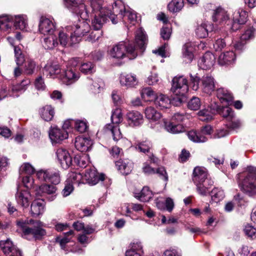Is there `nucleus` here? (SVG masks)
Listing matches in <instances>:
<instances>
[{
	"instance_id": "f257e3e1",
	"label": "nucleus",
	"mask_w": 256,
	"mask_h": 256,
	"mask_svg": "<svg viewBox=\"0 0 256 256\" xmlns=\"http://www.w3.org/2000/svg\"><path fill=\"white\" fill-rule=\"evenodd\" d=\"M147 40L144 30L140 28L135 33V42L136 46L132 42H121L114 46L110 50V56L118 60L124 58H128L130 60H134L138 56V48L142 51L145 49Z\"/></svg>"
},
{
	"instance_id": "f03ea898",
	"label": "nucleus",
	"mask_w": 256,
	"mask_h": 256,
	"mask_svg": "<svg viewBox=\"0 0 256 256\" xmlns=\"http://www.w3.org/2000/svg\"><path fill=\"white\" fill-rule=\"evenodd\" d=\"M16 225L22 231V236L28 240H40L46 235V230L42 228L43 223L40 220H19Z\"/></svg>"
},
{
	"instance_id": "7ed1b4c3",
	"label": "nucleus",
	"mask_w": 256,
	"mask_h": 256,
	"mask_svg": "<svg viewBox=\"0 0 256 256\" xmlns=\"http://www.w3.org/2000/svg\"><path fill=\"white\" fill-rule=\"evenodd\" d=\"M192 180L196 186L198 193L203 196H206L213 186L214 182L208 178V172L204 168L196 167L192 174Z\"/></svg>"
},
{
	"instance_id": "20e7f679",
	"label": "nucleus",
	"mask_w": 256,
	"mask_h": 256,
	"mask_svg": "<svg viewBox=\"0 0 256 256\" xmlns=\"http://www.w3.org/2000/svg\"><path fill=\"white\" fill-rule=\"evenodd\" d=\"M113 14L110 16V19L113 24H116L120 20L125 18L130 22L136 20V14L135 12L129 7H126L121 0L114 2L112 5Z\"/></svg>"
},
{
	"instance_id": "39448f33",
	"label": "nucleus",
	"mask_w": 256,
	"mask_h": 256,
	"mask_svg": "<svg viewBox=\"0 0 256 256\" xmlns=\"http://www.w3.org/2000/svg\"><path fill=\"white\" fill-rule=\"evenodd\" d=\"M248 174L241 180H238L240 190L246 194L252 196L256 194V168L249 166L247 168Z\"/></svg>"
},
{
	"instance_id": "423d86ee",
	"label": "nucleus",
	"mask_w": 256,
	"mask_h": 256,
	"mask_svg": "<svg viewBox=\"0 0 256 256\" xmlns=\"http://www.w3.org/2000/svg\"><path fill=\"white\" fill-rule=\"evenodd\" d=\"M112 124H106L104 128L106 133L111 134L113 140L118 141L122 138V134L120 131L118 124L122 122V116L120 109L116 108L112 112L111 116Z\"/></svg>"
},
{
	"instance_id": "0eeeda50",
	"label": "nucleus",
	"mask_w": 256,
	"mask_h": 256,
	"mask_svg": "<svg viewBox=\"0 0 256 256\" xmlns=\"http://www.w3.org/2000/svg\"><path fill=\"white\" fill-rule=\"evenodd\" d=\"M40 180L50 182L54 184H58L60 182V172L52 170H40L36 174Z\"/></svg>"
},
{
	"instance_id": "6e6552de",
	"label": "nucleus",
	"mask_w": 256,
	"mask_h": 256,
	"mask_svg": "<svg viewBox=\"0 0 256 256\" xmlns=\"http://www.w3.org/2000/svg\"><path fill=\"white\" fill-rule=\"evenodd\" d=\"M68 30L70 29L73 32L74 36L77 38L78 42L80 40V38L89 33L90 30V26L88 22L84 20H80L74 26H67Z\"/></svg>"
},
{
	"instance_id": "1a4fd4ad",
	"label": "nucleus",
	"mask_w": 256,
	"mask_h": 256,
	"mask_svg": "<svg viewBox=\"0 0 256 256\" xmlns=\"http://www.w3.org/2000/svg\"><path fill=\"white\" fill-rule=\"evenodd\" d=\"M188 90V81L183 76L173 78L172 91L174 94H186Z\"/></svg>"
},
{
	"instance_id": "9d476101",
	"label": "nucleus",
	"mask_w": 256,
	"mask_h": 256,
	"mask_svg": "<svg viewBox=\"0 0 256 256\" xmlns=\"http://www.w3.org/2000/svg\"><path fill=\"white\" fill-rule=\"evenodd\" d=\"M112 14H113V10H110L108 9H104L100 12V14H95L92 22L94 28L100 30L108 20V18H110L109 16Z\"/></svg>"
},
{
	"instance_id": "9b49d317",
	"label": "nucleus",
	"mask_w": 256,
	"mask_h": 256,
	"mask_svg": "<svg viewBox=\"0 0 256 256\" xmlns=\"http://www.w3.org/2000/svg\"><path fill=\"white\" fill-rule=\"evenodd\" d=\"M0 248L6 256H22L21 252L10 238L0 241Z\"/></svg>"
},
{
	"instance_id": "f8f14e48",
	"label": "nucleus",
	"mask_w": 256,
	"mask_h": 256,
	"mask_svg": "<svg viewBox=\"0 0 256 256\" xmlns=\"http://www.w3.org/2000/svg\"><path fill=\"white\" fill-rule=\"evenodd\" d=\"M66 32L64 31L60 32L58 34V40L60 46L63 47L68 46L78 43L77 38L74 37L73 32L70 29L68 30L66 28Z\"/></svg>"
},
{
	"instance_id": "ddd939ff",
	"label": "nucleus",
	"mask_w": 256,
	"mask_h": 256,
	"mask_svg": "<svg viewBox=\"0 0 256 256\" xmlns=\"http://www.w3.org/2000/svg\"><path fill=\"white\" fill-rule=\"evenodd\" d=\"M58 160L64 169L68 168L72 164V158L68 152L62 148H58L56 152Z\"/></svg>"
},
{
	"instance_id": "4468645a",
	"label": "nucleus",
	"mask_w": 256,
	"mask_h": 256,
	"mask_svg": "<svg viewBox=\"0 0 256 256\" xmlns=\"http://www.w3.org/2000/svg\"><path fill=\"white\" fill-rule=\"evenodd\" d=\"M248 14L244 10H236L233 14L232 24L231 28L235 31L240 28L241 25L244 24L247 20Z\"/></svg>"
},
{
	"instance_id": "2eb2a0df",
	"label": "nucleus",
	"mask_w": 256,
	"mask_h": 256,
	"mask_svg": "<svg viewBox=\"0 0 256 256\" xmlns=\"http://www.w3.org/2000/svg\"><path fill=\"white\" fill-rule=\"evenodd\" d=\"M49 136L52 142L60 143L68 138V133L66 130L56 126L50 130Z\"/></svg>"
},
{
	"instance_id": "dca6fc26",
	"label": "nucleus",
	"mask_w": 256,
	"mask_h": 256,
	"mask_svg": "<svg viewBox=\"0 0 256 256\" xmlns=\"http://www.w3.org/2000/svg\"><path fill=\"white\" fill-rule=\"evenodd\" d=\"M105 178V175L98 174L96 170H86L84 176H83V182H86L92 185L96 184L100 180L103 181Z\"/></svg>"
},
{
	"instance_id": "f3484780",
	"label": "nucleus",
	"mask_w": 256,
	"mask_h": 256,
	"mask_svg": "<svg viewBox=\"0 0 256 256\" xmlns=\"http://www.w3.org/2000/svg\"><path fill=\"white\" fill-rule=\"evenodd\" d=\"M79 78V73L76 72L75 70L72 67L68 68L67 70H64L63 74L59 76V78L67 85L74 82Z\"/></svg>"
},
{
	"instance_id": "a211bd4d",
	"label": "nucleus",
	"mask_w": 256,
	"mask_h": 256,
	"mask_svg": "<svg viewBox=\"0 0 256 256\" xmlns=\"http://www.w3.org/2000/svg\"><path fill=\"white\" fill-rule=\"evenodd\" d=\"M215 80L212 76L207 75L202 76L200 84L202 92L206 94H211L215 89Z\"/></svg>"
},
{
	"instance_id": "6ab92c4d",
	"label": "nucleus",
	"mask_w": 256,
	"mask_h": 256,
	"mask_svg": "<svg viewBox=\"0 0 256 256\" xmlns=\"http://www.w3.org/2000/svg\"><path fill=\"white\" fill-rule=\"evenodd\" d=\"M55 30V26L50 20L41 17L39 23V31L44 34H52Z\"/></svg>"
},
{
	"instance_id": "aec40b11",
	"label": "nucleus",
	"mask_w": 256,
	"mask_h": 256,
	"mask_svg": "<svg viewBox=\"0 0 256 256\" xmlns=\"http://www.w3.org/2000/svg\"><path fill=\"white\" fill-rule=\"evenodd\" d=\"M133 165V162L128 158L120 159L116 162L118 170L124 175H128L132 172Z\"/></svg>"
},
{
	"instance_id": "412c9836",
	"label": "nucleus",
	"mask_w": 256,
	"mask_h": 256,
	"mask_svg": "<svg viewBox=\"0 0 256 256\" xmlns=\"http://www.w3.org/2000/svg\"><path fill=\"white\" fill-rule=\"evenodd\" d=\"M214 56L210 52H206L198 62L199 66L203 70L210 68L215 62Z\"/></svg>"
},
{
	"instance_id": "4be33fe9",
	"label": "nucleus",
	"mask_w": 256,
	"mask_h": 256,
	"mask_svg": "<svg viewBox=\"0 0 256 256\" xmlns=\"http://www.w3.org/2000/svg\"><path fill=\"white\" fill-rule=\"evenodd\" d=\"M74 145L78 150L86 152L90 150L92 142L89 138L78 136L76 138Z\"/></svg>"
},
{
	"instance_id": "5701e85b",
	"label": "nucleus",
	"mask_w": 256,
	"mask_h": 256,
	"mask_svg": "<svg viewBox=\"0 0 256 256\" xmlns=\"http://www.w3.org/2000/svg\"><path fill=\"white\" fill-rule=\"evenodd\" d=\"M126 121L128 124L130 126H136L143 123L142 115L137 111L128 112L126 114Z\"/></svg>"
},
{
	"instance_id": "b1692460",
	"label": "nucleus",
	"mask_w": 256,
	"mask_h": 256,
	"mask_svg": "<svg viewBox=\"0 0 256 256\" xmlns=\"http://www.w3.org/2000/svg\"><path fill=\"white\" fill-rule=\"evenodd\" d=\"M216 96L221 102L231 105L232 104L234 96L228 90L220 88L216 90Z\"/></svg>"
},
{
	"instance_id": "393cba45",
	"label": "nucleus",
	"mask_w": 256,
	"mask_h": 256,
	"mask_svg": "<svg viewBox=\"0 0 256 256\" xmlns=\"http://www.w3.org/2000/svg\"><path fill=\"white\" fill-rule=\"evenodd\" d=\"M30 198L31 195L28 190H18L16 194L18 203L24 208L28 206Z\"/></svg>"
},
{
	"instance_id": "a878e982",
	"label": "nucleus",
	"mask_w": 256,
	"mask_h": 256,
	"mask_svg": "<svg viewBox=\"0 0 256 256\" xmlns=\"http://www.w3.org/2000/svg\"><path fill=\"white\" fill-rule=\"evenodd\" d=\"M154 102L156 106L161 110L169 108L171 105L170 100L168 96L163 94L156 96Z\"/></svg>"
},
{
	"instance_id": "bb28decb",
	"label": "nucleus",
	"mask_w": 256,
	"mask_h": 256,
	"mask_svg": "<svg viewBox=\"0 0 256 256\" xmlns=\"http://www.w3.org/2000/svg\"><path fill=\"white\" fill-rule=\"evenodd\" d=\"M144 254L143 247L141 242H134L130 244V248L126 252V256H142Z\"/></svg>"
},
{
	"instance_id": "cd10ccee",
	"label": "nucleus",
	"mask_w": 256,
	"mask_h": 256,
	"mask_svg": "<svg viewBox=\"0 0 256 256\" xmlns=\"http://www.w3.org/2000/svg\"><path fill=\"white\" fill-rule=\"evenodd\" d=\"M44 202L42 200L33 201L30 206V213L33 217L36 218L43 214L44 212Z\"/></svg>"
},
{
	"instance_id": "c85d7f7f",
	"label": "nucleus",
	"mask_w": 256,
	"mask_h": 256,
	"mask_svg": "<svg viewBox=\"0 0 256 256\" xmlns=\"http://www.w3.org/2000/svg\"><path fill=\"white\" fill-rule=\"evenodd\" d=\"M236 60V54L233 51L226 52L221 54L218 60V64L221 66L232 64Z\"/></svg>"
},
{
	"instance_id": "c756f323",
	"label": "nucleus",
	"mask_w": 256,
	"mask_h": 256,
	"mask_svg": "<svg viewBox=\"0 0 256 256\" xmlns=\"http://www.w3.org/2000/svg\"><path fill=\"white\" fill-rule=\"evenodd\" d=\"M41 118L46 122L52 120L54 115V108L50 105H46L39 109Z\"/></svg>"
},
{
	"instance_id": "7c9ffc66",
	"label": "nucleus",
	"mask_w": 256,
	"mask_h": 256,
	"mask_svg": "<svg viewBox=\"0 0 256 256\" xmlns=\"http://www.w3.org/2000/svg\"><path fill=\"white\" fill-rule=\"evenodd\" d=\"M228 18L226 12L222 7L219 6L214 10L212 20L214 22L222 23L228 20Z\"/></svg>"
},
{
	"instance_id": "2f4dec72",
	"label": "nucleus",
	"mask_w": 256,
	"mask_h": 256,
	"mask_svg": "<svg viewBox=\"0 0 256 256\" xmlns=\"http://www.w3.org/2000/svg\"><path fill=\"white\" fill-rule=\"evenodd\" d=\"M40 190L44 194H46L49 196L48 198L50 201H52L56 198V192L57 188L56 186L50 184H42L40 187Z\"/></svg>"
},
{
	"instance_id": "473e14b6",
	"label": "nucleus",
	"mask_w": 256,
	"mask_h": 256,
	"mask_svg": "<svg viewBox=\"0 0 256 256\" xmlns=\"http://www.w3.org/2000/svg\"><path fill=\"white\" fill-rule=\"evenodd\" d=\"M165 129L172 134H178L186 130L185 127L180 124H174V122H164Z\"/></svg>"
},
{
	"instance_id": "72a5a7b5",
	"label": "nucleus",
	"mask_w": 256,
	"mask_h": 256,
	"mask_svg": "<svg viewBox=\"0 0 256 256\" xmlns=\"http://www.w3.org/2000/svg\"><path fill=\"white\" fill-rule=\"evenodd\" d=\"M120 83L122 86L133 87L137 84L138 81L136 76L134 74H122L120 76Z\"/></svg>"
},
{
	"instance_id": "f704fd0d",
	"label": "nucleus",
	"mask_w": 256,
	"mask_h": 256,
	"mask_svg": "<svg viewBox=\"0 0 256 256\" xmlns=\"http://www.w3.org/2000/svg\"><path fill=\"white\" fill-rule=\"evenodd\" d=\"M60 66L55 63H48L44 68V72L46 75H50V76L54 77L58 76L59 78L60 73Z\"/></svg>"
},
{
	"instance_id": "c9c22d12",
	"label": "nucleus",
	"mask_w": 256,
	"mask_h": 256,
	"mask_svg": "<svg viewBox=\"0 0 256 256\" xmlns=\"http://www.w3.org/2000/svg\"><path fill=\"white\" fill-rule=\"evenodd\" d=\"M146 118L151 122L158 120L162 117L161 114L152 106L147 107L144 110Z\"/></svg>"
},
{
	"instance_id": "e433bc0d",
	"label": "nucleus",
	"mask_w": 256,
	"mask_h": 256,
	"mask_svg": "<svg viewBox=\"0 0 256 256\" xmlns=\"http://www.w3.org/2000/svg\"><path fill=\"white\" fill-rule=\"evenodd\" d=\"M134 197L141 202H148L152 196V191L148 187L144 186L140 192H135Z\"/></svg>"
},
{
	"instance_id": "4c0bfd02",
	"label": "nucleus",
	"mask_w": 256,
	"mask_h": 256,
	"mask_svg": "<svg viewBox=\"0 0 256 256\" xmlns=\"http://www.w3.org/2000/svg\"><path fill=\"white\" fill-rule=\"evenodd\" d=\"M65 6L68 8L71 9L76 14H80V16L82 18L84 16L82 13L80 14V12H78L77 10L78 8H84V6L80 4V2L82 0H64ZM85 17H84V18H85Z\"/></svg>"
},
{
	"instance_id": "58836bf2",
	"label": "nucleus",
	"mask_w": 256,
	"mask_h": 256,
	"mask_svg": "<svg viewBox=\"0 0 256 256\" xmlns=\"http://www.w3.org/2000/svg\"><path fill=\"white\" fill-rule=\"evenodd\" d=\"M217 112L227 121L235 119L236 114L234 111L228 106L218 107L217 108Z\"/></svg>"
},
{
	"instance_id": "ea45409f",
	"label": "nucleus",
	"mask_w": 256,
	"mask_h": 256,
	"mask_svg": "<svg viewBox=\"0 0 256 256\" xmlns=\"http://www.w3.org/2000/svg\"><path fill=\"white\" fill-rule=\"evenodd\" d=\"M8 40H9L11 44L14 46L16 64L17 66H20L26 61V58H24V54L22 53V51L21 46H14L10 41V40H12V38H8Z\"/></svg>"
},
{
	"instance_id": "a19ab883",
	"label": "nucleus",
	"mask_w": 256,
	"mask_h": 256,
	"mask_svg": "<svg viewBox=\"0 0 256 256\" xmlns=\"http://www.w3.org/2000/svg\"><path fill=\"white\" fill-rule=\"evenodd\" d=\"M42 44L46 49L50 50L58 46V43L56 36L50 34L48 36L44 38Z\"/></svg>"
},
{
	"instance_id": "79ce46f5",
	"label": "nucleus",
	"mask_w": 256,
	"mask_h": 256,
	"mask_svg": "<svg viewBox=\"0 0 256 256\" xmlns=\"http://www.w3.org/2000/svg\"><path fill=\"white\" fill-rule=\"evenodd\" d=\"M152 147V143L150 141L148 140L139 142L136 145V150L141 152L147 154L150 152Z\"/></svg>"
},
{
	"instance_id": "37998d69",
	"label": "nucleus",
	"mask_w": 256,
	"mask_h": 256,
	"mask_svg": "<svg viewBox=\"0 0 256 256\" xmlns=\"http://www.w3.org/2000/svg\"><path fill=\"white\" fill-rule=\"evenodd\" d=\"M14 26L16 29L24 30L27 26V18L25 16H18L15 17Z\"/></svg>"
},
{
	"instance_id": "c03bdc74",
	"label": "nucleus",
	"mask_w": 256,
	"mask_h": 256,
	"mask_svg": "<svg viewBox=\"0 0 256 256\" xmlns=\"http://www.w3.org/2000/svg\"><path fill=\"white\" fill-rule=\"evenodd\" d=\"M188 138L194 142H204L208 138L204 136L201 135L200 133H198L194 130H190L187 134Z\"/></svg>"
},
{
	"instance_id": "a18cd8bd",
	"label": "nucleus",
	"mask_w": 256,
	"mask_h": 256,
	"mask_svg": "<svg viewBox=\"0 0 256 256\" xmlns=\"http://www.w3.org/2000/svg\"><path fill=\"white\" fill-rule=\"evenodd\" d=\"M183 0H172L168 6V10L172 12H179L184 6Z\"/></svg>"
},
{
	"instance_id": "49530a36",
	"label": "nucleus",
	"mask_w": 256,
	"mask_h": 256,
	"mask_svg": "<svg viewBox=\"0 0 256 256\" xmlns=\"http://www.w3.org/2000/svg\"><path fill=\"white\" fill-rule=\"evenodd\" d=\"M30 84V80L29 78H24L20 83L12 86V90L16 92H24L27 89Z\"/></svg>"
},
{
	"instance_id": "de8ad7c7",
	"label": "nucleus",
	"mask_w": 256,
	"mask_h": 256,
	"mask_svg": "<svg viewBox=\"0 0 256 256\" xmlns=\"http://www.w3.org/2000/svg\"><path fill=\"white\" fill-rule=\"evenodd\" d=\"M36 64L34 60L32 59H28L24 68V72L28 75L32 74L36 68Z\"/></svg>"
},
{
	"instance_id": "09e8293b",
	"label": "nucleus",
	"mask_w": 256,
	"mask_h": 256,
	"mask_svg": "<svg viewBox=\"0 0 256 256\" xmlns=\"http://www.w3.org/2000/svg\"><path fill=\"white\" fill-rule=\"evenodd\" d=\"M12 26V18L8 16H0V29L7 30Z\"/></svg>"
},
{
	"instance_id": "8fccbe9b",
	"label": "nucleus",
	"mask_w": 256,
	"mask_h": 256,
	"mask_svg": "<svg viewBox=\"0 0 256 256\" xmlns=\"http://www.w3.org/2000/svg\"><path fill=\"white\" fill-rule=\"evenodd\" d=\"M66 182L72 184H78L83 182V176L80 173L72 172L68 174Z\"/></svg>"
},
{
	"instance_id": "3c124183",
	"label": "nucleus",
	"mask_w": 256,
	"mask_h": 256,
	"mask_svg": "<svg viewBox=\"0 0 256 256\" xmlns=\"http://www.w3.org/2000/svg\"><path fill=\"white\" fill-rule=\"evenodd\" d=\"M212 200L215 202L222 200L224 197V190L218 188H214L211 192Z\"/></svg>"
},
{
	"instance_id": "603ef678",
	"label": "nucleus",
	"mask_w": 256,
	"mask_h": 256,
	"mask_svg": "<svg viewBox=\"0 0 256 256\" xmlns=\"http://www.w3.org/2000/svg\"><path fill=\"white\" fill-rule=\"evenodd\" d=\"M90 7L92 12L95 14H100V12L104 9H107L102 6V0H91L90 2Z\"/></svg>"
},
{
	"instance_id": "864d4df0",
	"label": "nucleus",
	"mask_w": 256,
	"mask_h": 256,
	"mask_svg": "<svg viewBox=\"0 0 256 256\" xmlns=\"http://www.w3.org/2000/svg\"><path fill=\"white\" fill-rule=\"evenodd\" d=\"M208 26L206 24H202L198 26L196 30V36L200 38H205L208 36Z\"/></svg>"
},
{
	"instance_id": "5fc2aeb1",
	"label": "nucleus",
	"mask_w": 256,
	"mask_h": 256,
	"mask_svg": "<svg viewBox=\"0 0 256 256\" xmlns=\"http://www.w3.org/2000/svg\"><path fill=\"white\" fill-rule=\"evenodd\" d=\"M198 116L199 119L204 122H209L212 119V116L210 110L208 109H203L198 112Z\"/></svg>"
},
{
	"instance_id": "6e6d98bb",
	"label": "nucleus",
	"mask_w": 256,
	"mask_h": 256,
	"mask_svg": "<svg viewBox=\"0 0 256 256\" xmlns=\"http://www.w3.org/2000/svg\"><path fill=\"white\" fill-rule=\"evenodd\" d=\"M74 123L75 129L80 133L85 132L88 128V126L86 121L83 120H76L72 121Z\"/></svg>"
},
{
	"instance_id": "4d7b16f0",
	"label": "nucleus",
	"mask_w": 256,
	"mask_h": 256,
	"mask_svg": "<svg viewBox=\"0 0 256 256\" xmlns=\"http://www.w3.org/2000/svg\"><path fill=\"white\" fill-rule=\"evenodd\" d=\"M142 97L143 99L146 100H150V99L156 98L154 90L150 88H145L142 90Z\"/></svg>"
},
{
	"instance_id": "13d9d810",
	"label": "nucleus",
	"mask_w": 256,
	"mask_h": 256,
	"mask_svg": "<svg viewBox=\"0 0 256 256\" xmlns=\"http://www.w3.org/2000/svg\"><path fill=\"white\" fill-rule=\"evenodd\" d=\"M100 30H96L94 28L93 30L90 29L89 32L90 34L87 38V40L92 42H96L98 40L102 35V32L100 31Z\"/></svg>"
},
{
	"instance_id": "bf43d9fd",
	"label": "nucleus",
	"mask_w": 256,
	"mask_h": 256,
	"mask_svg": "<svg viewBox=\"0 0 256 256\" xmlns=\"http://www.w3.org/2000/svg\"><path fill=\"white\" fill-rule=\"evenodd\" d=\"M201 102L200 99L197 97H193L188 102V108L193 110H198L200 106Z\"/></svg>"
},
{
	"instance_id": "052dcab7",
	"label": "nucleus",
	"mask_w": 256,
	"mask_h": 256,
	"mask_svg": "<svg viewBox=\"0 0 256 256\" xmlns=\"http://www.w3.org/2000/svg\"><path fill=\"white\" fill-rule=\"evenodd\" d=\"M255 29L253 27H250L246 29L240 37V40L245 42L246 40H250L254 37Z\"/></svg>"
},
{
	"instance_id": "680f3d73",
	"label": "nucleus",
	"mask_w": 256,
	"mask_h": 256,
	"mask_svg": "<svg viewBox=\"0 0 256 256\" xmlns=\"http://www.w3.org/2000/svg\"><path fill=\"white\" fill-rule=\"evenodd\" d=\"M174 94L175 96L171 100V104H172L176 106H179L186 100V94H182L180 93V94Z\"/></svg>"
},
{
	"instance_id": "e2e57ef3",
	"label": "nucleus",
	"mask_w": 256,
	"mask_h": 256,
	"mask_svg": "<svg viewBox=\"0 0 256 256\" xmlns=\"http://www.w3.org/2000/svg\"><path fill=\"white\" fill-rule=\"evenodd\" d=\"M80 69L82 72L86 74H91L94 71V66L90 62H84L82 64Z\"/></svg>"
},
{
	"instance_id": "0e129e2a",
	"label": "nucleus",
	"mask_w": 256,
	"mask_h": 256,
	"mask_svg": "<svg viewBox=\"0 0 256 256\" xmlns=\"http://www.w3.org/2000/svg\"><path fill=\"white\" fill-rule=\"evenodd\" d=\"M244 232L246 235L251 240L256 238V229L254 226L246 225L244 228Z\"/></svg>"
},
{
	"instance_id": "69168bd1",
	"label": "nucleus",
	"mask_w": 256,
	"mask_h": 256,
	"mask_svg": "<svg viewBox=\"0 0 256 256\" xmlns=\"http://www.w3.org/2000/svg\"><path fill=\"white\" fill-rule=\"evenodd\" d=\"M189 116L186 114L176 112L172 118V120L179 123L184 122L188 119Z\"/></svg>"
},
{
	"instance_id": "338daca9",
	"label": "nucleus",
	"mask_w": 256,
	"mask_h": 256,
	"mask_svg": "<svg viewBox=\"0 0 256 256\" xmlns=\"http://www.w3.org/2000/svg\"><path fill=\"white\" fill-rule=\"evenodd\" d=\"M20 171L22 173L30 175L34 173L35 170L29 163H24L20 166Z\"/></svg>"
},
{
	"instance_id": "774afa93",
	"label": "nucleus",
	"mask_w": 256,
	"mask_h": 256,
	"mask_svg": "<svg viewBox=\"0 0 256 256\" xmlns=\"http://www.w3.org/2000/svg\"><path fill=\"white\" fill-rule=\"evenodd\" d=\"M155 174H158L160 178L164 181L167 182L168 180V174L164 166L158 168L155 170Z\"/></svg>"
}]
</instances>
